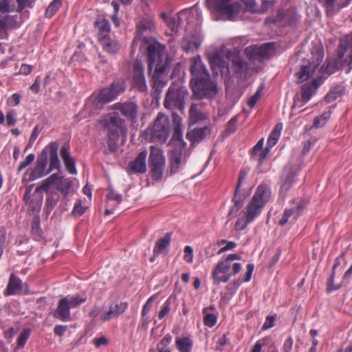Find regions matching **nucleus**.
Instances as JSON below:
<instances>
[{
    "instance_id": "1",
    "label": "nucleus",
    "mask_w": 352,
    "mask_h": 352,
    "mask_svg": "<svg viewBox=\"0 0 352 352\" xmlns=\"http://www.w3.org/2000/svg\"><path fill=\"white\" fill-rule=\"evenodd\" d=\"M148 70L155 69L153 74V87L157 94L162 93L167 83L166 74L171 59L168 57L165 47L159 43L150 44L147 47Z\"/></svg>"
},
{
    "instance_id": "2",
    "label": "nucleus",
    "mask_w": 352,
    "mask_h": 352,
    "mask_svg": "<svg viewBox=\"0 0 352 352\" xmlns=\"http://www.w3.org/2000/svg\"><path fill=\"white\" fill-rule=\"evenodd\" d=\"M241 256L237 254H229L223 261L218 263L212 272V278L215 284L227 282L232 276L239 273L241 270L239 263L234 262L240 260Z\"/></svg>"
},
{
    "instance_id": "3",
    "label": "nucleus",
    "mask_w": 352,
    "mask_h": 352,
    "mask_svg": "<svg viewBox=\"0 0 352 352\" xmlns=\"http://www.w3.org/2000/svg\"><path fill=\"white\" fill-rule=\"evenodd\" d=\"M56 185V188L65 198L71 189L73 183L69 179H64L58 173H54L43 181L42 184L37 186L35 193L38 195V201L34 204L33 210L38 211L41 209L43 197L40 195L41 190L47 192L52 185Z\"/></svg>"
},
{
    "instance_id": "4",
    "label": "nucleus",
    "mask_w": 352,
    "mask_h": 352,
    "mask_svg": "<svg viewBox=\"0 0 352 352\" xmlns=\"http://www.w3.org/2000/svg\"><path fill=\"white\" fill-rule=\"evenodd\" d=\"M188 96V90L181 82H173L166 94L164 106L171 111L183 112Z\"/></svg>"
},
{
    "instance_id": "5",
    "label": "nucleus",
    "mask_w": 352,
    "mask_h": 352,
    "mask_svg": "<svg viewBox=\"0 0 352 352\" xmlns=\"http://www.w3.org/2000/svg\"><path fill=\"white\" fill-rule=\"evenodd\" d=\"M311 55L310 58L302 60L300 70L296 74L298 82L307 80L313 74L314 70L322 63L324 57L323 47L319 41L312 42Z\"/></svg>"
},
{
    "instance_id": "6",
    "label": "nucleus",
    "mask_w": 352,
    "mask_h": 352,
    "mask_svg": "<svg viewBox=\"0 0 352 352\" xmlns=\"http://www.w3.org/2000/svg\"><path fill=\"white\" fill-rule=\"evenodd\" d=\"M170 132L168 118L163 113H159L153 122L144 132L146 140L151 142L164 143L166 141Z\"/></svg>"
},
{
    "instance_id": "7",
    "label": "nucleus",
    "mask_w": 352,
    "mask_h": 352,
    "mask_svg": "<svg viewBox=\"0 0 352 352\" xmlns=\"http://www.w3.org/2000/svg\"><path fill=\"white\" fill-rule=\"evenodd\" d=\"M341 51L337 60H327L321 67L322 72L333 74L336 69L352 63V39H346L340 43Z\"/></svg>"
},
{
    "instance_id": "8",
    "label": "nucleus",
    "mask_w": 352,
    "mask_h": 352,
    "mask_svg": "<svg viewBox=\"0 0 352 352\" xmlns=\"http://www.w3.org/2000/svg\"><path fill=\"white\" fill-rule=\"evenodd\" d=\"M271 192L270 188L265 185L258 186L251 201L246 206L244 214L252 221L261 212L265 204L270 199Z\"/></svg>"
},
{
    "instance_id": "9",
    "label": "nucleus",
    "mask_w": 352,
    "mask_h": 352,
    "mask_svg": "<svg viewBox=\"0 0 352 352\" xmlns=\"http://www.w3.org/2000/svg\"><path fill=\"white\" fill-rule=\"evenodd\" d=\"M124 120L116 113H108L98 120L96 127L108 131V135L114 139L118 135V129H121Z\"/></svg>"
},
{
    "instance_id": "10",
    "label": "nucleus",
    "mask_w": 352,
    "mask_h": 352,
    "mask_svg": "<svg viewBox=\"0 0 352 352\" xmlns=\"http://www.w3.org/2000/svg\"><path fill=\"white\" fill-rule=\"evenodd\" d=\"M191 83L193 94L199 99L212 98L217 94V85L210 80V76L203 77Z\"/></svg>"
},
{
    "instance_id": "11",
    "label": "nucleus",
    "mask_w": 352,
    "mask_h": 352,
    "mask_svg": "<svg viewBox=\"0 0 352 352\" xmlns=\"http://www.w3.org/2000/svg\"><path fill=\"white\" fill-rule=\"evenodd\" d=\"M148 164L151 169L152 177L155 180H159L163 177L165 166V158L162 151L155 146L150 148Z\"/></svg>"
},
{
    "instance_id": "12",
    "label": "nucleus",
    "mask_w": 352,
    "mask_h": 352,
    "mask_svg": "<svg viewBox=\"0 0 352 352\" xmlns=\"http://www.w3.org/2000/svg\"><path fill=\"white\" fill-rule=\"evenodd\" d=\"M274 50V43H267L262 45H252L245 48V53L254 64L257 61L261 63V60L268 56Z\"/></svg>"
},
{
    "instance_id": "13",
    "label": "nucleus",
    "mask_w": 352,
    "mask_h": 352,
    "mask_svg": "<svg viewBox=\"0 0 352 352\" xmlns=\"http://www.w3.org/2000/svg\"><path fill=\"white\" fill-rule=\"evenodd\" d=\"M126 89L125 82L120 80L111 83L110 87L96 91L104 104L113 100L119 94L123 92Z\"/></svg>"
},
{
    "instance_id": "14",
    "label": "nucleus",
    "mask_w": 352,
    "mask_h": 352,
    "mask_svg": "<svg viewBox=\"0 0 352 352\" xmlns=\"http://www.w3.org/2000/svg\"><path fill=\"white\" fill-rule=\"evenodd\" d=\"M47 166V150H43L38 156L36 164L34 169L26 171L25 176L28 181H33L36 179L41 178L48 174L47 170L45 171Z\"/></svg>"
},
{
    "instance_id": "15",
    "label": "nucleus",
    "mask_w": 352,
    "mask_h": 352,
    "mask_svg": "<svg viewBox=\"0 0 352 352\" xmlns=\"http://www.w3.org/2000/svg\"><path fill=\"white\" fill-rule=\"evenodd\" d=\"M127 308L126 302H116L111 304L108 310L104 311L100 315L102 322H107L113 319H117L124 313Z\"/></svg>"
},
{
    "instance_id": "16",
    "label": "nucleus",
    "mask_w": 352,
    "mask_h": 352,
    "mask_svg": "<svg viewBox=\"0 0 352 352\" xmlns=\"http://www.w3.org/2000/svg\"><path fill=\"white\" fill-rule=\"evenodd\" d=\"M113 109L119 111L126 119L134 120L138 113V106L133 102H118L113 104Z\"/></svg>"
},
{
    "instance_id": "17",
    "label": "nucleus",
    "mask_w": 352,
    "mask_h": 352,
    "mask_svg": "<svg viewBox=\"0 0 352 352\" xmlns=\"http://www.w3.org/2000/svg\"><path fill=\"white\" fill-rule=\"evenodd\" d=\"M233 65L235 72L240 74L241 78H247L258 72L252 61L248 60V62H245L239 57H236L233 60Z\"/></svg>"
},
{
    "instance_id": "18",
    "label": "nucleus",
    "mask_w": 352,
    "mask_h": 352,
    "mask_svg": "<svg viewBox=\"0 0 352 352\" xmlns=\"http://www.w3.org/2000/svg\"><path fill=\"white\" fill-rule=\"evenodd\" d=\"M133 82L139 91H144L146 89L144 66L138 60H135L133 65Z\"/></svg>"
},
{
    "instance_id": "19",
    "label": "nucleus",
    "mask_w": 352,
    "mask_h": 352,
    "mask_svg": "<svg viewBox=\"0 0 352 352\" xmlns=\"http://www.w3.org/2000/svg\"><path fill=\"white\" fill-rule=\"evenodd\" d=\"M104 103L100 97L94 92L87 100L84 111L89 114V116H95L104 108Z\"/></svg>"
},
{
    "instance_id": "20",
    "label": "nucleus",
    "mask_w": 352,
    "mask_h": 352,
    "mask_svg": "<svg viewBox=\"0 0 352 352\" xmlns=\"http://www.w3.org/2000/svg\"><path fill=\"white\" fill-rule=\"evenodd\" d=\"M305 206V203L300 201L296 206L287 208L279 221L280 226H284L288 222L296 221L302 214Z\"/></svg>"
},
{
    "instance_id": "21",
    "label": "nucleus",
    "mask_w": 352,
    "mask_h": 352,
    "mask_svg": "<svg viewBox=\"0 0 352 352\" xmlns=\"http://www.w3.org/2000/svg\"><path fill=\"white\" fill-rule=\"evenodd\" d=\"M190 72L192 76L191 82L203 77H209V74L206 71L199 56L193 57L190 59Z\"/></svg>"
},
{
    "instance_id": "22",
    "label": "nucleus",
    "mask_w": 352,
    "mask_h": 352,
    "mask_svg": "<svg viewBox=\"0 0 352 352\" xmlns=\"http://www.w3.org/2000/svg\"><path fill=\"white\" fill-rule=\"evenodd\" d=\"M58 144L56 142H51L43 150H47V158L50 156V167L47 173H51L53 170L58 169L60 162L58 157Z\"/></svg>"
},
{
    "instance_id": "23",
    "label": "nucleus",
    "mask_w": 352,
    "mask_h": 352,
    "mask_svg": "<svg viewBox=\"0 0 352 352\" xmlns=\"http://www.w3.org/2000/svg\"><path fill=\"white\" fill-rule=\"evenodd\" d=\"M69 309L70 307L67 302V298L60 299L54 314V317L60 319L62 321L72 320Z\"/></svg>"
},
{
    "instance_id": "24",
    "label": "nucleus",
    "mask_w": 352,
    "mask_h": 352,
    "mask_svg": "<svg viewBox=\"0 0 352 352\" xmlns=\"http://www.w3.org/2000/svg\"><path fill=\"white\" fill-rule=\"evenodd\" d=\"M147 156L146 151L140 152L135 160L129 162V168L130 170L136 173H144L146 171V158Z\"/></svg>"
},
{
    "instance_id": "25",
    "label": "nucleus",
    "mask_w": 352,
    "mask_h": 352,
    "mask_svg": "<svg viewBox=\"0 0 352 352\" xmlns=\"http://www.w3.org/2000/svg\"><path fill=\"white\" fill-rule=\"evenodd\" d=\"M182 145H177L170 151V162L171 173H176L182 162Z\"/></svg>"
},
{
    "instance_id": "26",
    "label": "nucleus",
    "mask_w": 352,
    "mask_h": 352,
    "mask_svg": "<svg viewBox=\"0 0 352 352\" xmlns=\"http://www.w3.org/2000/svg\"><path fill=\"white\" fill-rule=\"evenodd\" d=\"M210 133V129L208 126L195 128L187 133L186 137L192 144H195L204 140L206 137L208 136Z\"/></svg>"
},
{
    "instance_id": "27",
    "label": "nucleus",
    "mask_w": 352,
    "mask_h": 352,
    "mask_svg": "<svg viewBox=\"0 0 352 352\" xmlns=\"http://www.w3.org/2000/svg\"><path fill=\"white\" fill-rule=\"evenodd\" d=\"M319 84L316 79L313 80L310 83L303 85L300 91V100L304 103L309 100L316 93Z\"/></svg>"
},
{
    "instance_id": "28",
    "label": "nucleus",
    "mask_w": 352,
    "mask_h": 352,
    "mask_svg": "<svg viewBox=\"0 0 352 352\" xmlns=\"http://www.w3.org/2000/svg\"><path fill=\"white\" fill-rule=\"evenodd\" d=\"M298 168L296 166L288 164L284 169V175L285 177V180L280 187L281 192H286L287 190L291 186L293 177L296 173Z\"/></svg>"
},
{
    "instance_id": "29",
    "label": "nucleus",
    "mask_w": 352,
    "mask_h": 352,
    "mask_svg": "<svg viewBox=\"0 0 352 352\" xmlns=\"http://www.w3.org/2000/svg\"><path fill=\"white\" fill-rule=\"evenodd\" d=\"M246 176H247V172L245 170H241L239 172L238 183H237L236 190L234 192V197L233 198L234 206L231 208L230 211L228 214L229 215L231 213L238 212V210L242 206V202L241 201L240 199H238L236 197H237V193L239 191V188L241 186V184H242L243 181L245 179V178L246 177Z\"/></svg>"
},
{
    "instance_id": "30",
    "label": "nucleus",
    "mask_w": 352,
    "mask_h": 352,
    "mask_svg": "<svg viewBox=\"0 0 352 352\" xmlns=\"http://www.w3.org/2000/svg\"><path fill=\"white\" fill-rule=\"evenodd\" d=\"M21 287V279L11 274L7 288L4 292V295L10 296L19 294Z\"/></svg>"
},
{
    "instance_id": "31",
    "label": "nucleus",
    "mask_w": 352,
    "mask_h": 352,
    "mask_svg": "<svg viewBox=\"0 0 352 352\" xmlns=\"http://www.w3.org/2000/svg\"><path fill=\"white\" fill-rule=\"evenodd\" d=\"M60 155L66 169L72 175L76 174L74 160L70 157L66 147L63 146L60 148Z\"/></svg>"
},
{
    "instance_id": "32",
    "label": "nucleus",
    "mask_w": 352,
    "mask_h": 352,
    "mask_svg": "<svg viewBox=\"0 0 352 352\" xmlns=\"http://www.w3.org/2000/svg\"><path fill=\"white\" fill-rule=\"evenodd\" d=\"M99 41L103 49L109 53L115 54L118 52L120 49L119 43L116 41L109 38V36L101 37Z\"/></svg>"
},
{
    "instance_id": "33",
    "label": "nucleus",
    "mask_w": 352,
    "mask_h": 352,
    "mask_svg": "<svg viewBox=\"0 0 352 352\" xmlns=\"http://www.w3.org/2000/svg\"><path fill=\"white\" fill-rule=\"evenodd\" d=\"M155 28L154 22L151 18L143 19L137 24V32L139 36L151 32Z\"/></svg>"
},
{
    "instance_id": "34",
    "label": "nucleus",
    "mask_w": 352,
    "mask_h": 352,
    "mask_svg": "<svg viewBox=\"0 0 352 352\" xmlns=\"http://www.w3.org/2000/svg\"><path fill=\"white\" fill-rule=\"evenodd\" d=\"M189 117L190 120L192 123H196L197 122L204 120L208 118V116L200 111L197 104L192 103L189 109Z\"/></svg>"
},
{
    "instance_id": "35",
    "label": "nucleus",
    "mask_w": 352,
    "mask_h": 352,
    "mask_svg": "<svg viewBox=\"0 0 352 352\" xmlns=\"http://www.w3.org/2000/svg\"><path fill=\"white\" fill-rule=\"evenodd\" d=\"M96 24L98 29V40H100L101 37L109 36L110 25L107 19L100 17L97 19Z\"/></svg>"
},
{
    "instance_id": "36",
    "label": "nucleus",
    "mask_w": 352,
    "mask_h": 352,
    "mask_svg": "<svg viewBox=\"0 0 352 352\" xmlns=\"http://www.w3.org/2000/svg\"><path fill=\"white\" fill-rule=\"evenodd\" d=\"M171 234L170 233H166L165 236L158 240L156 242L155 248L153 250L154 254L161 253L164 249H166L170 244Z\"/></svg>"
},
{
    "instance_id": "37",
    "label": "nucleus",
    "mask_w": 352,
    "mask_h": 352,
    "mask_svg": "<svg viewBox=\"0 0 352 352\" xmlns=\"http://www.w3.org/2000/svg\"><path fill=\"white\" fill-rule=\"evenodd\" d=\"M283 129V124L281 123L277 124L274 128V129L271 133L268 140H267V147L270 148V149L274 146L280 135V131Z\"/></svg>"
},
{
    "instance_id": "38",
    "label": "nucleus",
    "mask_w": 352,
    "mask_h": 352,
    "mask_svg": "<svg viewBox=\"0 0 352 352\" xmlns=\"http://www.w3.org/2000/svg\"><path fill=\"white\" fill-rule=\"evenodd\" d=\"M176 345L180 352H190L192 343L188 338H178L176 340Z\"/></svg>"
},
{
    "instance_id": "39",
    "label": "nucleus",
    "mask_w": 352,
    "mask_h": 352,
    "mask_svg": "<svg viewBox=\"0 0 352 352\" xmlns=\"http://www.w3.org/2000/svg\"><path fill=\"white\" fill-rule=\"evenodd\" d=\"M209 61L211 67H227L228 64L223 60L222 56L219 53H214L209 56Z\"/></svg>"
},
{
    "instance_id": "40",
    "label": "nucleus",
    "mask_w": 352,
    "mask_h": 352,
    "mask_svg": "<svg viewBox=\"0 0 352 352\" xmlns=\"http://www.w3.org/2000/svg\"><path fill=\"white\" fill-rule=\"evenodd\" d=\"M343 93L344 88L342 86H337L327 94L325 100L327 102H331L342 96Z\"/></svg>"
},
{
    "instance_id": "41",
    "label": "nucleus",
    "mask_w": 352,
    "mask_h": 352,
    "mask_svg": "<svg viewBox=\"0 0 352 352\" xmlns=\"http://www.w3.org/2000/svg\"><path fill=\"white\" fill-rule=\"evenodd\" d=\"M245 3H246L247 6L249 7L250 9L252 12L258 11V12H265L272 5V1L263 0V6L260 10H256L254 8V6H255L254 0H250L249 2H245Z\"/></svg>"
},
{
    "instance_id": "42",
    "label": "nucleus",
    "mask_w": 352,
    "mask_h": 352,
    "mask_svg": "<svg viewBox=\"0 0 352 352\" xmlns=\"http://www.w3.org/2000/svg\"><path fill=\"white\" fill-rule=\"evenodd\" d=\"M61 6V0H54L52 1L45 11L47 18L52 17Z\"/></svg>"
},
{
    "instance_id": "43",
    "label": "nucleus",
    "mask_w": 352,
    "mask_h": 352,
    "mask_svg": "<svg viewBox=\"0 0 352 352\" xmlns=\"http://www.w3.org/2000/svg\"><path fill=\"white\" fill-rule=\"evenodd\" d=\"M12 0H0V12L6 13L15 10V6L12 4Z\"/></svg>"
},
{
    "instance_id": "44",
    "label": "nucleus",
    "mask_w": 352,
    "mask_h": 352,
    "mask_svg": "<svg viewBox=\"0 0 352 352\" xmlns=\"http://www.w3.org/2000/svg\"><path fill=\"white\" fill-rule=\"evenodd\" d=\"M182 47L186 51L188 52L198 48V45L192 38H184L182 42Z\"/></svg>"
},
{
    "instance_id": "45",
    "label": "nucleus",
    "mask_w": 352,
    "mask_h": 352,
    "mask_svg": "<svg viewBox=\"0 0 352 352\" xmlns=\"http://www.w3.org/2000/svg\"><path fill=\"white\" fill-rule=\"evenodd\" d=\"M108 199V206H112L113 205H110L111 201H115L116 205L119 204L122 201V195L116 193L111 188L109 189V193L107 195Z\"/></svg>"
},
{
    "instance_id": "46",
    "label": "nucleus",
    "mask_w": 352,
    "mask_h": 352,
    "mask_svg": "<svg viewBox=\"0 0 352 352\" xmlns=\"http://www.w3.org/2000/svg\"><path fill=\"white\" fill-rule=\"evenodd\" d=\"M330 118V113L326 112L322 114L320 117H316L314 119L313 126L316 128L323 126L326 121Z\"/></svg>"
},
{
    "instance_id": "47",
    "label": "nucleus",
    "mask_w": 352,
    "mask_h": 352,
    "mask_svg": "<svg viewBox=\"0 0 352 352\" xmlns=\"http://www.w3.org/2000/svg\"><path fill=\"white\" fill-rule=\"evenodd\" d=\"M252 221L244 214L243 217L239 219L235 223V229L237 230H242L245 229L248 224Z\"/></svg>"
},
{
    "instance_id": "48",
    "label": "nucleus",
    "mask_w": 352,
    "mask_h": 352,
    "mask_svg": "<svg viewBox=\"0 0 352 352\" xmlns=\"http://www.w3.org/2000/svg\"><path fill=\"white\" fill-rule=\"evenodd\" d=\"M263 88V85H261L259 89L256 91V92L250 98V99L248 101V104L251 107H254V105L256 104L258 100L261 97V91Z\"/></svg>"
},
{
    "instance_id": "49",
    "label": "nucleus",
    "mask_w": 352,
    "mask_h": 352,
    "mask_svg": "<svg viewBox=\"0 0 352 352\" xmlns=\"http://www.w3.org/2000/svg\"><path fill=\"white\" fill-rule=\"evenodd\" d=\"M270 151V148L266 147L265 150H256V146L254 147V148L252 151V155L253 156H258V161L262 162L263 161L267 155V153Z\"/></svg>"
},
{
    "instance_id": "50",
    "label": "nucleus",
    "mask_w": 352,
    "mask_h": 352,
    "mask_svg": "<svg viewBox=\"0 0 352 352\" xmlns=\"http://www.w3.org/2000/svg\"><path fill=\"white\" fill-rule=\"evenodd\" d=\"M182 127L183 126L175 127L173 139L174 140L179 141L178 145H180L181 144L182 146H184L185 144L182 141Z\"/></svg>"
},
{
    "instance_id": "51",
    "label": "nucleus",
    "mask_w": 352,
    "mask_h": 352,
    "mask_svg": "<svg viewBox=\"0 0 352 352\" xmlns=\"http://www.w3.org/2000/svg\"><path fill=\"white\" fill-rule=\"evenodd\" d=\"M334 272H332L331 277L329 278L327 282V292H331L334 290H337L342 287L341 283L334 284L333 282Z\"/></svg>"
},
{
    "instance_id": "52",
    "label": "nucleus",
    "mask_w": 352,
    "mask_h": 352,
    "mask_svg": "<svg viewBox=\"0 0 352 352\" xmlns=\"http://www.w3.org/2000/svg\"><path fill=\"white\" fill-rule=\"evenodd\" d=\"M170 298H168L162 307V309L158 314V318L161 320L164 318L170 312Z\"/></svg>"
},
{
    "instance_id": "53",
    "label": "nucleus",
    "mask_w": 352,
    "mask_h": 352,
    "mask_svg": "<svg viewBox=\"0 0 352 352\" xmlns=\"http://www.w3.org/2000/svg\"><path fill=\"white\" fill-rule=\"evenodd\" d=\"M204 324L210 327H213L217 322V317L214 314H206L204 318Z\"/></svg>"
},
{
    "instance_id": "54",
    "label": "nucleus",
    "mask_w": 352,
    "mask_h": 352,
    "mask_svg": "<svg viewBox=\"0 0 352 352\" xmlns=\"http://www.w3.org/2000/svg\"><path fill=\"white\" fill-rule=\"evenodd\" d=\"M156 297H157V295L155 294V295L151 296L147 300L146 302L145 303V305H144L143 309H142V314L143 316H145L148 314V311L150 310V309L151 307L152 302H153V300H155Z\"/></svg>"
},
{
    "instance_id": "55",
    "label": "nucleus",
    "mask_w": 352,
    "mask_h": 352,
    "mask_svg": "<svg viewBox=\"0 0 352 352\" xmlns=\"http://www.w3.org/2000/svg\"><path fill=\"white\" fill-rule=\"evenodd\" d=\"M85 300V298H82L79 296L72 297L69 299L67 298V302L70 308L77 307L78 305L83 302Z\"/></svg>"
},
{
    "instance_id": "56",
    "label": "nucleus",
    "mask_w": 352,
    "mask_h": 352,
    "mask_svg": "<svg viewBox=\"0 0 352 352\" xmlns=\"http://www.w3.org/2000/svg\"><path fill=\"white\" fill-rule=\"evenodd\" d=\"M192 251L190 246H186L184 248V259L188 263H191L193 260Z\"/></svg>"
},
{
    "instance_id": "57",
    "label": "nucleus",
    "mask_w": 352,
    "mask_h": 352,
    "mask_svg": "<svg viewBox=\"0 0 352 352\" xmlns=\"http://www.w3.org/2000/svg\"><path fill=\"white\" fill-rule=\"evenodd\" d=\"M16 122V113L11 111L7 113L6 124L8 126H13Z\"/></svg>"
},
{
    "instance_id": "58",
    "label": "nucleus",
    "mask_w": 352,
    "mask_h": 352,
    "mask_svg": "<svg viewBox=\"0 0 352 352\" xmlns=\"http://www.w3.org/2000/svg\"><path fill=\"white\" fill-rule=\"evenodd\" d=\"M38 133H39L38 127L36 126L34 129V130H33V131H32V133L31 134V136H30V140L28 141L26 149L30 147L33 144V143L34 142V141L37 138V137L38 135Z\"/></svg>"
},
{
    "instance_id": "59",
    "label": "nucleus",
    "mask_w": 352,
    "mask_h": 352,
    "mask_svg": "<svg viewBox=\"0 0 352 352\" xmlns=\"http://www.w3.org/2000/svg\"><path fill=\"white\" fill-rule=\"evenodd\" d=\"M20 102V96L17 94H13L11 97H10L8 100L7 103L8 105L14 107L18 104Z\"/></svg>"
},
{
    "instance_id": "60",
    "label": "nucleus",
    "mask_w": 352,
    "mask_h": 352,
    "mask_svg": "<svg viewBox=\"0 0 352 352\" xmlns=\"http://www.w3.org/2000/svg\"><path fill=\"white\" fill-rule=\"evenodd\" d=\"M67 330V326L66 325H56L54 328V333L55 335L60 337L62 336Z\"/></svg>"
},
{
    "instance_id": "61",
    "label": "nucleus",
    "mask_w": 352,
    "mask_h": 352,
    "mask_svg": "<svg viewBox=\"0 0 352 352\" xmlns=\"http://www.w3.org/2000/svg\"><path fill=\"white\" fill-rule=\"evenodd\" d=\"M275 320V317L273 316H269L267 317L265 323L263 325L262 329L266 330L270 329L274 326V322Z\"/></svg>"
},
{
    "instance_id": "62",
    "label": "nucleus",
    "mask_w": 352,
    "mask_h": 352,
    "mask_svg": "<svg viewBox=\"0 0 352 352\" xmlns=\"http://www.w3.org/2000/svg\"><path fill=\"white\" fill-rule=\"evenodd\" d=\"M93 343L94 344L95 346L98 348L101 345H106L108 343V340L104 336H101L98 338H95L93 340Z\"/></svg>"
},
{
    "instance_id": "63",
    "label": "nucleus",
    "mask_w": 352,
    "mask_h": 352,
    "mask_svg": "<svg viewBox=\"0 0 352 352\" xmlns=\"http://www.w3.org/2000/svg\"><path fill=\"white\" fill-rule=\"evenodd\" d=\"M293 347V340L288 338L283 344V352H290Z\"/></svg>"
},
{
    "instance_id": "64",
    "label": "nucleus",
    "mask_w": 352,
    "mask_h": 352,
    "mask_svg": "<svg viewBox=\"0 0 352 352\" xmlns=\"http://www.w3.org/2000/svg\"><path fill=\"white\" fill-rule=\"evenodd\" d=\"M85 211V208H83L80 204H76L73 210L72 214L76 216L82 215Z\"/></svg>"
}]
</instances>
